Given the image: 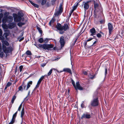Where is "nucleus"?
Masks as SVG:
<instances>
[{
    "mask_svg": "<svg viewBox=\"0 0 124 124\" xmlns=\"http://www.w3.org/2000/svg\"><path fill=\"white\" fill-rule=\"evenodd\" d=\"M1 40L2 43V50L3 52L5 54H7L11 52L13 50V48L11 46L7 47L5 46H8L9 45V43L7 41Z\"/></svg>",
    "mask_w": 124,
    "mask_h": 124,
    "instance_id": "nucleus-1",
    "label": "nucleus"
},
{
    "mask_svg": "<svg viewBox=\"0 0 124 124\" xmlns=\"http://www.w3.org/2000/svg\"><path fill=\"white\" fill-rule=\"evenodd\" d=\"M13 16L14 18V21L15 22H19L22 19V16L20 13H18L17 14H13Z\"/></svg>",
    "mask_w": 124,
    "mask_h": 124,
    "instance_id": "nucleus-2",
    "label": "nucleus"
},
{
    "mask_svg": "<svg viewBox=\"0 0 124 124\" xmlns=\"http://www.w3.org/2000/svg\"><path fill=\"white\" fill-rule=\"evenodd\" d=\"M71 82L76 90H77V89H78L80 90H83V88L80 86L78 82H76V85H75V82L73 79H71Z\"/></svg>",
    "mask_w": 124,
    "mask_h": 124,
    "instance_id": "nucleus-3",
    "label": "nucleus"
},
{
    "mask_svg": "<svg viewBox=\"0 0 124 124\" xmlns=\"http://www.w3.org/2000/svg\"><path fill=\"white\" fill-rule=\"evenodd\" d=\"M91 1H88L85 2H83V5L84 9L85 10L88 9L89 8V3Z\"/></svg>",
    "mask_w": 124,
    "mask_h": 124,
    "instance_id": "nucleus-4",
    "label": "nucleus"
},
{
    "mask_svg": "<svg viewBox=\"0 0 124 124\" xmlns=\"http://www.w3.org/2000/svg\"><path fill=\"white\" fill-rule=\"evenodd\" d=\"M108 28L109 30V34H110L113 30V27L112 24L110 23H108Z\"/></svg>",
    "mask_w": 124,
    "mask_h": 124,
    "instance_id": "nucleus-5",
    "label": "nucleus"
},
{
    "mask_svg": "<svg viewBox=\"0 0 124 124\" xmlns=\"http://www.w3.org/2000/svg\"><path fill=\"white\" fill-rule=\"evenodd\" d=\"M56 27L58 30L60 31L59 32L60 34H62L64 33V31H62V26L61 24L59 23H57L56 26Z\"/></svg>",
    "mask_w": 124,
    "mask_h": 124,
    "instance_id": "nucleus-6",
    "label": "nucleus"
},
{
    "mask_svg": "<svg viewBox=\"0 0 124 124\" xmlns=\"http://www.w3.org/2000/svg\"><path fill=\"white\" fill-rule=\"evenodd\" d=\"M53 47V46L52 44H43V48L45 49H48L49 48H52Z\"/></svg>",
    "mask_w": 124,
    "mask_h": 124,
    "instance_id": "nucleus-7",
    "label": "nucleus"
},
{
    "mask_svg": "<svg viewBox=\"0 0 124 124\" xmlns=\"http://www.w3.org/2000/svg\"><path fill=\"white\" fill-rule=\"evenodd\" d=\"M91 117V116L88 113L84 114L82 115L81 117V118L89 119Z\"/></svg>",
    "mask_w": 124,
    "mask_h": 124,
    "instance_id": "nucleus-8",
    "label": "nucleus"
},
{
    "mask_svg": "<svg viewBox=\"0 0 124 124\" xmlns=\"http://www.w3.org/2000/svg\"><path fill=\"white\" fill-rule=\"evenodd\" d=\"M59 41L61 47L62 48L64 46L65 43L64 39V37L63 36H61L60 37Z\"/></svg>",
    "mask_w": 124,
    "mask_h": 124,
    "instance_id": "nucleus-9",
    "label": "nucleus"
},
{
    "mask_svg": "<svg viewBox=\"0 0 124 124\" xmlns=\"http://www.w3.org/2000/svg\"><path fill=\"white\" fill-rule=\"evenodd\" d=\"M98 104V102L97 98L94 99L91 103V105L93 106H97Z\"/></svg>",
    "mask_w": 124,
    "mask_h": 124,
    "instance_id": "nucleus-10",
    "label": "nucleus"
},
{
    "mask_svg": "<svg viewBox=\"0 0 124 124\" xmlns=\"http://www.w3.org/2000/svg\"><path fill=\"white\" fill-rule=\"evenodd\" d=\"M69 28V27L68 24H64V25L62 26V31L64 30V31H66Z\"/></svg>",
    "mask_w": 124,
    "mask_h": 124,
    "instance_id": "nucleus-11",
    "label": "nucleus"
},
{
    "mask_svg": "<svg viewBox=\"0 0 124 124\" xmlns=\"http://www.w3.org/2000/svg\"><path fill=\"white\" fill-rule=\"evenodd\" d=\"M62 10L61 9H59V10L57 11H56L55 14L54 15L55 16H58V15H60L62 13Z\"/></svg>",
    "mask_w": 124,
    "mask_h": 124,
    "instance_id": "nucleus-12",
    "label": "nucleus"
},
{
    "mask_svg": "<svg viewBox=\"0 0 124 124\" xmlns=\"http://www.w3.org/2000/svg\"><path fill=\"white\" fill-rule=\"evenodd\" d=\"M32 81H30L29 82L27 83V88L26 89L25 87L26 86H25L24 87V88L25 89H26V90H27L31 86V85L32 84Z\"/></svg>",
    "mask_w": 124,
    "mask_h": 124,
    "instance_id": "nucleus-13",
    "label": "nucleus"
},
{
    "mask_svg": "<svg viewBox=\"0 0 124 124\" xmlns=\"http://www.w3.org/2000/svg\"><path fill=\"white\" fill-rule=\"evenodd\" d=\"M90 32L91 33V35L93 36L95 35L96 33V31L94 28H93L90 30Z\"/></svg>",
    "mask_w": 124,
    "mask_h": 124,
    "instance_id": "nucleus-14",
    "label": "nucleus"
},
{
    "mask_svg": "<svg viewBox=\"0 0 124 124\" xmlns=\"http://www.w3.org/2000/svg\"><path fill=\"white\" fill-rule=\"evenodd\" d=\"M15 27V24L12 23H9L8 24V28L10 29H12Z\"/></svg>",
    "mask_w": 124,
    "mask_h": 124,
    "instance_id": "nucleus-15",
    "label": "nucleus"
},
{
    "mask_svg": "<svg viewBox=\"0 0 124 124\" xmlns=\"http://www.w3.org/2000/svg\"><path fill=\"white\" fill-rule=\"evenodd\" d=\"M63 71L65 72H67L70 73L71 74V71L70 69L68 68H64L63 69Z\"/></svg>",
    "mask_w": 124,
    "mask_h": 124,
    "instance_id": "nucleus-16",
    "label": "nucleus"
},
{
    "mask_svg": "<svg viewBox=\"0 0 124 124\" xmlns=\"http://www.w3.org/2000/svg\"><path fill=\"white\" fill-rule=\"evenodd\" d=\"M13 18L11 16H9L8 17L7 22L8 23L12 22L13 20Z\"/></svg>",
    "mask_w": 124,
    "mask_h": 124,
    "instance_id": "nucleus-17",
    "label": "nucleus"
},
{
    "mask_svg": "<svg viewBox=\"0 0 124 124\" xmlns=\"http://www.w3.org/2000/svg\"><path fill=\"white\" fill-rule=\"evenodd\" d=\"M8 17L7 16H4L3 18L2 22L3 23H5L7 21V22Z\"/></svg>",
    "mask_w": 124,
    "mask_h": 124,
    "instance_id": "nucleus-18",
    "label": "nucleus"
},
{
    "mask_svg": "<svg viewBox=\"0 0 124 124\" xmlns=\"http://www.w3.org/2000/svg\"><path fill=\"white\" fill-rule=\"evenodd\" d=\"M29 1L35 7L37 8H38L39 7V6L38 5L34 3L31 0H29Z\"/></svg>",
    "mask_w": 124,
    "mask_h": 124,
    "instance_id": "nucleus-19",
    "label": "nucleus"
},
{
    "mask_svg": "<svg viewBox=\"0 0 124 124\" xmlns=\"http://www.w3.org/2000/svg\"><path fill=\"white\" fill-rule=\"evenodd\" d=\"M44 78V76H42L39 79V80H38V81L37 82V84L40 85V84L42 80Z\"/></svg>",
    "mask_w": 124,
    "mask_h": 124,
    "instance_id": "nucleus-20",
    "label": "nucleus"
},
{
    "mask_svg": "<svg viewBox=\"0 0 124 124\" xmlns=\"http://www.w3.org/2000/svg\"><path fill=\"white\" fill-rule=\"evenodd\" d=\"M2 32L1 30L0 29V39L1 40H3L4 38L2 35Z\"/></svg>",
    "mask_w": 124,
    "mask_h": 124,
    "instance_id": "nucleus-21",
    "label": "nucleus"
},
{
    "mask_svg": "<svg viewBox=\"0 0 124 124\" xmlns=\"http://www.w3.org/2000/svg\"><path fill=\"white\" fill-rule=\"evenodd\" d=\"M24 114V109L23 108L21 113V117L22 119H23V116Z\"/></svg>",
    "mask_w": 124,
    "mask_h": 124,
    "instance_id": "nucleus-22",
    "label": "nucleus"
},
{
    "mask_svg": "<svg viewBox=\"0 0 124 124\" xmlns=\"http://www.w3.org/2000/svg\"><path fill=\"white\" fill-rule=\"evenodd\" d=\"M2 26L3 28L4 29H7L8 28L7 25L5 23H3L2 25Z\"/></svg>",
    "mask_w": 124,
    "mask_h": 124,
    "instance_id": "nucleus-23",
    "label": "nucleus"
},
{
    "mask_svg": "<svg viewBox=\"0 0 124 124\" xmlns=\"http://www.w3.org/2000/svg\"><path fill=\"white\" fill-rule=\"evenodd\" d=\"M25 23V22L23 23H21V22H19L17 24V25L20 27L22 26L23 25H24Z\"/></svg>",
    "mask_w": 124,
    "mask_h": 124,
    "instance_id": "nucleus-24",
    "label": "nucleus"
},
{
    "mask_svg": "<svg viewBox=\"0 0 124 124\" xmlns=\"http://www.w3.org/2000/svg\"><path fill=\"white\" fill-rule=\"evenodd\" d=\"M54 18H52L51 21L49 22V24L50 26H51V24L53 23L54 21Z\"/></svg>",
    "mask_w": 124,
    "mask_h": 124,
    "instance_id": "nucleus-25",
    "label": "nucleus"
},
{
    "mask_svg": "<svg viewBox=\"0 0 124 124\" xmlns=\"http://www.w3.org/2000/svg\"><path fill=\"white\" fill-rule=\"evenodd\" d=\"M38 41L39 43H42L44 42V40L42 38H40L39 39Z\"/></svg>",
    "mask_w": 124,
    "mask_h": 124,
    "instance_id": "nucleus-26",
    "label": "nucleus"
},
{
    "mask_svg": "<svg viewBox=\"0 0 124 124\" xmlns=\"http://www.w3.org/2000/svg\"><path fill=\"white\" fill-rule=\"evenodd\" d=\"M94 8L95 9V10H96V9L98 8V5L97 3L95 2H94Z\"/></svg>",
    "mask_w": 124,
    "mask_h": 124,
    "instance_id": "nucleus-27",
    "label": "nucleus"
},
{
    "mask_svg": "<svg viewBox=\"0 0 124 124\" xmlns=\"http://www.w3.org/2000/svg\"><path fill=\"white\" fill-rule=\"evenodd\" d=\"M16 98V96H14L11 100V102L12 103H13L14 101V100Z\"/></svg>",
    "mask_w": 124,
    "mask_h": 124,
    "instance_id": "nucleus-28",
    "label": "nucleus"
},
{
    "mask_svg": "<svg viewBox=\"0 0 124 124\" xmlns=\"http://www.w3.org/2000/svg\"><path fill=\"white\" fill-rule=\"evenodd\" d=\"M17 113V111L16 113H15L12 116V118L15 119V118L16 116V115Z\"/></svg>",
    "mask_w": 124,
    "mask_h": 124,
    "instance_id": "nucleus-29",
    "label": "nucleus"
},
{
    "mask_svg": "<svg viewBox=\"0 0 124 124\" xmlns=\"http://www.w3.org/2000/svg\"><path fill=\"white\" fill-rule=\"evenodd\" d=\"M15 119L12 118V120L8 124H12L15 122Z\"/></svg>",
    "mask_w": 124,
    "mask_h": 124,
    "instance_id": "nucleus-30",
    "label": "nucleus"
},
{
    "mask_svg": "<svg viewBox=\"0 0 124 124\" xmlns=\"http://www.w3.org/2000/svg\"><path fill=\"white\" fill-rule=\"evenodd\" d=\"M94 75L93 76V75H92L90 74L88 75V76L89 77L92 79H93L94 78Z\"/></svg>",
    "mask_w": 124,
    "mask_h": 124,
    "instance_id": "nucleus-31",
    "label": "nucleus"
},
{
    "mask_svg": "<svg viewBox=\"0 0 124 124\" xmlns=\"http://www.w3.org/2000/svg\"><path fill=\"white\" fill-rule=\"evenodd\" d=\"M26 54L27 55H31V51L29 50L27 51L26 52Z\"/></svg>",
    "mask_w": 124,
    "mask_h": 124,
    "instance_id": "nucleus-32",
    "label": "nucleus"
},
{
    "mask_svg": "<svg viewBox=\"0 0 124 124\" xmlns=\"http://www.w3.org/2000/svg\"><path fill=\"white\" fill-rule=\"evenodd\" d=\"M52 72V69H51L47 73L48 76H49Z\"/></svg>",
    "mask_w": 124,
    "mask_h": 124,
    "instance_id": "nucleus-33",
    "label": "nucleus"
},
{
    "mask_svg": "<svg viewBox=\"0 0 124 124\" xmlns=\"http://www.w3.org/2000/svg\"><path fill=\"white\" fill-rule=\"evenodd\" d=\"M49 40L47 38H45L44 40V42L45 43H47L48 42Z\"/></svg>",
    "mask_w": 124,
    "mask_h": 124,
    "instance_id": "nucleus-34",
    "label": "nucleus"
},
{
    "mask_svg": "<svg viewBox=\"0 0 124 124\" xmlns=\"http://www.w3.org/2000/svg\"><path fill=\"white\" fill-rule=\"evenodd\" d=\"M8 33L6 32L4 34L3 36L6 38H7V37L8 36Z\"/></svg>",
    "mask_w": 124,
    "mask_h": 124,
    "instance_id": "nucleus-35",
    "label": "nucleus"
},
{
    "mask_svg": "<svg viewBox=\"0 0 124 124\" xmlns=\"http://www.w3.org/2000/svg\"><path fill=\"white\" fill-rule=\"evenodd\" d=\"M46 3V0H42L41 2V4L42 5L45 4Z\"/></svg>",
    "mask_w": 124,
    "mask_h": 124,
    "instance_id": "nucleus-36",
    "label": "nucleus"
},
{
    "mask_svg": "<svg viewBox=\"0 0 124 124\" xmlns=\"http://www.w3.org/2000/svg\"><path fill=\"white\" fill-rule=\"evenodd\" d=\"M4 53L3 52H1L0 53V57L1 58H2L3 56Z\"/></svg>",
    "mask_w": 124,
    "mask_h": 124,
    "instance_id": "nucleus-37",
    "label": "nucleus"
},
{
    "mask_svg": "<svg viewBox=\"0 0 124 124\" xmlns=\"http://www.w3.org/2000/svg\"><path fill=\"white\" fill-rule=\"evenodd\" d=\"M19 91H22L23 90V87L21 86H20L18 88Z\"/></svg>",
    "mask_w": 124,
    "mask_h": 124,
    "instance_id": "nucleus-38",
    "label": "nucleus"
},
{
    "mask_svg": "<svg viewBox=\"0 0 124 124\" xmlns=\"http://www.w3.org/2000/svg\"><path fill=\"white\" fill-rule=\"evenodd\" d=\"M37 28L38 29L39 33H42V31L41 29L38 27H37Z\"/></svg>",
    "mask_w": 124,
    "mask_h": 124,
    "instance_id": "nucleus-39",
    "label": "nucleus"
},
{
    "mask_svg": "<svg viewBox=\"0 0 124 124\" xmlns=\"http://www.w3.org/2000/svg\"><path fill=\"white\" fill-rule=\"evenodd\" d=\"M22 103H21V104L20 105V106H19V107L18 108V111H20L21 108V107L22 106Z\"/></svg>",
    "mask_w": 124,
    "mask_h": 124,
    "instance_id": "nucleus-40",
    "label": "nucleus"
},
{
    "mask_svg": "<svg viewBox=\"0 0 124 124\" xmlns=\"http://www.w3.org/2000/svg\"><path fill=\"white\" fill-rule=\"evenodd\" d=\"M78 6V3L77 4L74 6L73 7V9L74 10H75V9H76V8H77V7Z\"/></svg>",
    "mask_w": 124,
    "mask_h": 124,
    "instance_id": "nucleus-41",
    "label": "nucleus"
},
{
    "mask_svg": "<svg viewBox=\"0 0 124 124\" xmlns=\"http://www.w3.org/2000/svg\"><path fill=\"white\" fill-rule=\"evenodd\" d=\"M23 68V66L22 65L20 66L19 67L20 71L21 72V71L22 69Z\"/></svg>",
    "mask_w": 124,
    "mask_h": 124,
    "instance_id": "nucleus-42",
    "label": "nucleus"
},
{
    "mask_svg": "<svg viewBox=\"0 0 124 124\" xmlns=\"http://www.w3.org/2000/svg\"><path fill=\"white\" fill-rule=\"evenodd\" d=\"M38 46L39 47L42 48H43V44L42 45V44H38Z\"/></svg>",
    "mask_w": 124,
    "mask_h": 124,
    "instance_id": "nucleus-43",
    "label": "nucleus"
},
{
    "mask_svg": "<svg viewBox=\"0 0 124 124\" xmlns=\"http://www.w3.org/2000/svg\"><path fill=\"white\" fill-rule=\"evenodd\" d=\"M62 5L61 4L60 5L59 7V9H61L62 10H63V8L62 7Z\"/></svg>",
    "mask_w": 124,
    "mask_h": 124,
    "instance_id": "nucleus-44",
    "label": "nucleus"
},
{
    "mask_svg": "<svg viewBox=\"0 0 124 124\" xmlns=\"http://www.w3.org/2000/svg\"><path fill=\"white\" fill-rule=\"evenodd\" d=\"M97 36L98 38H100L101 36V35L99 33L97 35Z\"/></svg>",
    "mask_w": 124,
    "mask_h": 124,
    "instance_id": "nucleus-45",
    "label": "nucleus"
},
{
    "mask_svg": "<svg viewBox=\"0 0 124 124\" xmlns=\"http://www.w3.org/2000/svg\"><path fill=\"white\" fill-rule=\"evenodd\" d=\"M2 50V45L1 43L0 42V52H1Z\"/></svg>",
    "mask_w": 124,
    "mask_h": 124,
    "instance_id": "nucleus-46",
    "label": "nucleus"
},
{
    "mask_svg": "<svg viewBox=\"0 0 124 124\" xmlns=\"http://www.w3.org/2000/svg\"><path fill=\"white\" fill-rule=\"evenodd\" d=\"M11 85V83H10L9 82H8L7 83V84L6 85L7 86L9 87Z\"/></svg>",
    "mask_w": 124,
    "mask_h": 124,
    "instance_id": "nucleus-47",
    "label": "nucleus"
},
{
    "mask_svg": "<svg viewBox=\"0 0 124 124\" xmlns=\"http://www.w3.org/2000/svg\"><path fill=\"white\" fill-rule=\"evenodd\" d=\"M92 39V38H91L90 39H88L87 40L86 42L85 43V45L86 44V43H87V42L90 41H91V40Z\"/></svg>",
    "mask_w": 124,
    "mask_h": 124,
    "instance_id": "nucleus-48",
    "label": "nucleus"
},
{
    "mask_svg": "<svg viewBox=\"0 0 124 124\" xmlns=\"http://www.w3.org/2000/svg\"><path fill=\"white\" fill-rule=\"evenodd\" d=\"M3 16V15L2 14L0 13V19H1L2 18V17Z\"/></svg>",
    "mask_w": 124,
    "mask_h": 124,
    "instance_id": "nucleus-49",
    "label": "nucleus"
},
{
    "mask_svg": "<svg viewBox=\"0 0 124 124\" xmlns=\"http://www.w3.org/2000/svg\"><path fill=\"white\" fill-rule=\"evenodd\" d=\"M100 22L101 24H102L104 23V21L103 20H101L100 21Z\"/></svg>",
    "mask_w": 124,
    "mask_h": 124,
    "instance_id": "nucleus-50",
    "label": "nucleus"
},
{
    "mask_svg": "<svg viewBox=\"0 0 124 124\" xmlns=\"http://www.w3.org/2000/svg\"><path fill=\"white\" fill-rule=\"evenodd\" d=\"M87 72L86 71H83V73L85 75H86L87 74Z\"/></svg>",
    "mask_w": 124,
    "mask_h": 124,
    "instance_id": "nucleus-51",
    "label": "nucleus"
},
{
    "mask_svg": "<svg viewBox=\"0 0 124 124\" xmlns=\"http://www.w3.org/2000/svg\"><path fill=\"white\" fill-rule=\"evenodd\" d=\"M56 0H53L52 1V3L53 4L55 2V1Z\"/></svg>",
    "mask_w": 124,
    "mask_h": 124,
    "instance_id": "nucleus-52",
    "label": "nucleus"
},
{
    "mask_svg": "<svg viewBox=\"0 0 124 124\" xmlns=\"http://www.w3.org/2000/svg\"><path fill=\"white\" fill-rule=\"evenodd\" d=\"M46 63H43L41 65V66L42 67H44L46 65Z\"/></svg>",
    "mask_w": 124,
    "mask_h": 124,
    "instance_id": "nucleus-53",
    "label": "nucleus"
},
{
    "mask_svg": "<svg viewBox=\"0 0 124 124\" xmlns=\"http://www.w3.org/2000/svg\"><path fill=\"white\" fill-rule=\"evenodd\" d=\"M52 69V70H56V71L57 72H59V71L58 70H57L56 69H55L54 68H53V69Z\"/></svg>",
    "mask_w": 124,
    "mask_h": 124,
    "instance_id": "nucleus-54",
    "label": "nucleus"
},
{
    "mask_svg": "<svg viewBox=\"0 0 124 124\" xmlns=\"http://www.w3.org/2000/svg\"><path fill=\"white\" fill-rule=\"evenodd\" d=\"M24 39V38H21V39H20L19 40V41L20 42L22 40H23Z\"/></svg>",
    "mask_w": 124,
    "mask_h": 124,
    "instance_id": "nucleus-55",
    "label": "nucleus"
},
{
    "mask_svg": "<svg viewBox=\"0 0 124 124\" xmlns=\"http://www.w3.org/2000/svg\"><path fill=\"white\" fill-rule=\"evenodd\" d=\"M81 106L82 108H84V104L83 103H82L81 105Z\"/></svg>",
    "mask_w": 124,
    "mask_h": 124,
    "instance_id": "nucleus-56",
    "label": "nucleus"
},
{
    "mask_svg": "<svg viewBox=\"0 0 124 124\" xmlns=\"http://www.w3.org/2000/svg\"><path fill=\"white\" fill-rule=\"evenodd\" d=\"M39 84H37V85H36V86L35 88H37V87H38L39 86Z\"/></svg>",
    "mask_w": 124,
    "mask_h": 124,
    "instance_id": "nucleus-57",
    "label": "nucleus"
},
{
    "mask_svg": "<svg viewBox=\"0 0 124 124\" xmlns=\"http://www.w3.org/2000/svg\"><path fill=\"white\" fill-rule=\"evenodd\" d=\"M74 10L73 9L71 10V11L70 13H71V14L74 11Z\"/></svg>",
    "mask_w": 124,
    "mask_h": 124,
    "instance_id": "nucleus-58",
    "label": "nucleus"
},
{
    "mask_svg": "<svg viewBox=\"0 0 124 124\" xmlns=\"http://www.w3.org/2000/svg\"><path fill=\"white\" fill-rule=\"evenodd\" d=\"M105 74H106L107 73V69H105Z\"/></svg>",
    "mask_w": 124,
    "mask_h": 124,
    "instance_id": "nucleus-59",
    "label": "nucleus"
},
{
    "mask_svg": "<svg viewBox=\"0 0 124 124\" xmlns=\"http://www.w3.org/2000/svg\"><path fill=\"white\" fill-rule=\"evenodd\" d=\"M8 87V86H7V85H6V86H5V89H6Z\"/></svg>",
    "mask_w": 124,
    "mask_h": 124,
    "instance_id": "nucleus-60",
    "label": "nucleus"
},
{
    "mask_svg": "<svg viewBox=\"0 0 124 124\" xmlns=\"http://www.w3.org/2000/svg\"><path fill=\"white\" fill-rule=\"evenodd\" d=\"M71 13H70V14H69V16H71Z\"/></svg>",
    "mask_w": 124,
    "mask_h": 124,
    "instance_id": "nucleus-61",
    "label": "nucleus"
},
{
    "mask_svg": "<svg viewBox=\"0 0 124 124\" xmlns=\"http://www.w3.org/2000/svg\"><path fill=\"white\" fill-rule=\"evenodd\" d=\"M96 43V41H95L93 43V45H94V44H95Z\"/></svg>",
    "mask_w": 124,
    "mask_h": 124,
    "instance_id": "nucleus-62",
    "label": "nucleus"
},
{
    "mask_svg": "<svg viewBox=\"0 0 124 124\" xmlns=\"http://www.w3.org/2000/svg\"><path fill=\"white\" fill-rule=\"evenodd\" d=\"M1 19H0V23L1 22Z\"/></svg>",
    "mask_w": 124,
    "mask_h": 124,
    "instance_id": "nucleus-63",
    "label": "nucleus"
},
{
    "mask_svg": "<svg viewBox=\"0 0 124 124\" xmlns=\"http://www.w3.org/2000/svg\"><path fill=\"white\" fill-rule=\"evenodd\" d=\"M77 39H76V40H75V42H74V44L76 43V40H77Z\"/></svg>",
    "mask_w": 124,
    "mask_h": 124,
    "instance_id": "nucleus-64",
    "label": "nucleus"
}]
</instances>
